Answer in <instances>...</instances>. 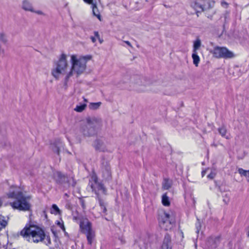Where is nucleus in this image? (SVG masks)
I'll return each instance as SVG.
<instances>
[{
    "mask_svg": "<svg viewBox=\"0 0 249 249\" xmlns=\"http://www.w3.org/2000/svg\"><path fill=\"white\" fill-rule=\"evenodd\" d=\"M8 198L14 199L10 203V206L14 209L22 211H29L31 207L30 201L31 196L25 195L21 189L17 186H11L7 194Z\"/></svg>",
    "mask_w": 249,
    "mask_h": 249,
    "instance_id": "obj_1",
    "label": "nucleus"
},
{
    "mask_svg": "<svg viewBox=\"0 0 249 249\" xmlns=\"http://www.w3.org/2000/svg\"><path fill=\"white\" fill-rule=\"evenodd\" d=\"M122 82L126 84V87L130 90H134L138 92L147 91L152 83L149 79L138 75L131 77L128 75L124 76Z\"/></svg>",
    "mask_w": 249,
    "mask_h": 249,
    "instance_id": "obj_2",
    "label": "nucleus"
},
{
    "mask_svg": "<svg viewBox=\"0 0 249 249\" xmlns=\"http://www.w3.org/2000/svg\"><path fill=\"white\" fill-rule=\"evenodd\" d=\"M91 58V55H87L84 56L72 54L71 56V71L69 74L70 77L75 75L78 77L84 72L87 67V63Z\"/></svg>",
    "mask_w": 249,
    "mask_h": 249,
    "instance_id": "obj_3",
    "label": "nucleus"
},
{
    "mask_svg": "<svg viewBox=\"0 0 249 249\" xmlns=\"http://www.w3.org/2000/svg\"><path fill=\"white\" fill-rule=\"evenodd\" d=\"M70 71L71 66L67 61V55L62 53L56 62L55 67L52 70V74L56 79H58L61 75H65V80L67 81L70 78Z\"/></svg>",
    "mask_w": 249,
    "mask_h": 249,
    "instance_id": "obj_4",
    "label": "nucleus"
},
{
    "mask_svg": "<svg viewBox=\"0 0 249 249\" xmlns=\"http://www.w3.org/2000/svg\"><path fill=\"white\" fill-rule=\"evenodd\" d=\"M20 235L29 242L38 243L46 239L44 231L35 226H26L20 231Z\"/></svg>",
    "mask_w": 249,
    "mask_h": 249,
    "instance_id": "obj_5",
    "label": "nucleus"
},
{
    "mask_svg": "<svg viewBox=\"0 0 249 249\" xmlns=\"http://www.w3.org/2000/svg\"><path fill=\"white\" fill-rule=\"evenodd\" d=\"M102 125L101 119L95 117H89L86 123L80 129V132L84 136L91 137L96 135Z\"/></svg>",
    "mask_w": 249,
    "mask_h": 249,
    "instance_id": "obj_6",
    "label": "nucleus"
},
{
    "mask_svg": "<svg viewBox=\"0 0 249 249\" xmlns=\"http://www.w3.org/2000/svg\"><path fill=\"white\" fill-rule=\"evenodd\" d=\"M80 228L81 231L86 234L88 242L91 245L95 237V232L91 228V224L89 220L85 217L80 219Z\"/></svg>",
    "mask_w": 249,
    "mask_h": 249,
    "instance_id": "obj_7",
    "label": "nucleus"
},
{
    "mask_svg": "<svg viewBox=\"0 0 249 249\" xmlns=\"http://www.w3.org/2000/svg\"><path fill=\"white\" fill-rule=\"evenodd\" d=\"M80 228L81 231L86 234L88 242L91 245L95 237V232L91 228V224L89 220L85 217L80 219Z\"/></svg>",
    "mask_w": 249,
    "mask_h": 249,
    "instance_id": "obj_8",
    "label": "nucleus"
},
{
    "mask_svg": "<svg viewBox=\"0 0 249 249\" xmlns=\"http://www.w3.org/2000/svg\"><path fill=\"white\" fill-rule=\"evenodd\" d=\"M211 52L213 53V56L217 58L228 59L233 58L236 56L233 52L229 50L227 48H213Z\"/></svg>",
    "mask_w": 249,
    "mask_h": 249,
    "instance_id": "obj_9",
    "label": "nucleus"
},
{
    "mask_svg": "<svg viewBox=\"0 0 249 249\" xmlns=\"http://www.w3.org/2000/svg\"><path fill=\"white\" fill-rule=\"evenodd\" d=\"M174 222V216L172 214L164 212L160 220V224L162 229L168 230L172 228Z\"/></svg>",
    "mask_w": 249,
    "mask_h": 249,
    "instance_id": "obj_10",
    "label": "nucleus"
},
{
    "mask_svg": "<svg viewBox=\"0 0 249 249\" xmlns=\"http://www.w3.org/2000/svg\"><path fill=\"white\" fill-rule=\"evenodd\" d=\"M174 222V216L172 214L164 212L160 220V224L162 229L168 230L172 228Z\"/></svg>",
    "mask_w": 249,
    "mask_h": 249,
    "instance_id": "obj_11",
    "label": "nucleus"
},
{
    "mask_svg": "<svg viewBox=\"0 0 249 249\" xmlns=\"http://www.w3.org/2000/svg\"><path fill=\"white\" fill-rule=\"evenodd\" d=\"M191 6L196 11L197 16H198L199 13L209 9L212 5L209 0H196L192 2Z\"/></svg>",
    "mask_w": 249,
    "mask_h": 249,
    "instance_id": "obj_12",
    "label": "nucleus"
},
{
    "mask_svg": "<svg viewBox=\"0 0 249 249\" xmlns=\"http://www.w3.org/2000/svg\"><path fill=\"white\" fill-rule=\"evenodd\" d=\"M92 191H94L96 195V198H100L99 196L100 194H106V189L104 186L100 183L98 182L96 178L94 179L93 183H91L90 185Z\"/></svg>",
    "mask_w": 249,
    "mask_h": 249,
    "instance_id": "obj_13",
    "label": "nucleus"
},
{
    "mask_svg": "<svg viewBox=\"0 0 249 249\" xmlns=\"http://www.w3.org/2000/svg\"><path fill=\"white\" fill-rule=\"evenodd\" d=\"M69 178L60 172H56L54 174V179L57 182L61 184L67 185Z\"/></svg>",
    "mask_w": 249,
    "mask_h": 249,
    "instance_id": "obj_14",
    "label": "nucleus"
},
{
    "mask_svg": "<svg viewBox=\"0 0 249 249\" xmlns=\"http://www.w3.org/2000/svg\"><path fill=\"white\" fill-rule=\"evenodd\" d=\"M171 237L166 234L164 238L161 249H171Z\"/></svg>",
    "mask_w": 249,
    "mask_h": 249,
    "instance_id": "obj_15",
    "label": "nucleus"
},
{
    "mask_svg": "<svg viewBox=\"0 0 249 249\" xmlns=\"http://www.w3.org/2000/svg\"><path fill=\"white\" fill-rule=\"evenodd\" d=\"M94 147L96 149V150H98L99 151H105L106 150V147L104 142L100 140H97L95 141L94 143Z\"/></svg>",
    "mask_w": 249,
    "mask_h": 249,
    "instance_id": "obj_16",
    "label": "nucleus"
},
{
    "mask_svg": "<svg viewBox=\"0 0 249 249\" xmlns=\"http://www.w3.org/2000/svg\"><path fill=\"white\" fill-rule=\"evenodd\" d=\"M199 48H194L193 53L192 55V58L193 59V63L197 67L200 61L199 57L198 55L197 51Z\"/></svg>",
    "mask_w": 249,
    "mask_h": 249,
    "instance_id": "obj_17",
    "label": "nucleus"
},
{
    "mask_svg": "<svg viewBox=\"0 0 249 249\" xmlns=\"http://www.w3.org/2000/svg\"><path fill=\"white\" fill-rule=\"evenodd\" d=\"M22 8L27 11H30L31 12L34 11L32 3L28 0H23Z\"/></svg>",
    "mask_w": 249,
    "mask_h": 249,
    "instance_id": "obj_18",
    "label": "nucleus"
},
{
    "mask_svg": "<svg viewBox=\"0 0 249 249\" xmlns=\"http://www.w3.org/2000/svg\"><path fill=\"white\" fill-rule=\"evenodd\" d=\"M63 147V143L59 141L55 143L52 144L51 148L54 152L59 154V152L61 148Z\"/></svg>",
    "mask_w": 249,
    "mask_h": 249,
    "instance_id": "obj_19",
    "label": "nucleus"
},
{
    "mask_svg": "<svg viewBox=\"0 0 249 249\" xmlns=\"http://www.w3.org/2000/svg\"><path fill=\"white\" fill-rule=\"evenodd\" d=\"M8 42L7 35L3 32L0 33V46L6 45Z\"/></svg>",
    "mask_w": 249,
    "mask_h": 249,
    "instance_id": "obj_20",
    "label": "nucleus"
},
{
    "mask_svg": "<svg viewBox=\"0 0 249 249\" xmlns=\"http://www.w3.org/2000/svg\"><path fill=\"white\" fill-rule=\"evenodd\" d=\"M219 134L222 137L225 138L227 139H229L231 138V136L229 134L227 133V131L226 127L222 126L219 127L218 129Z\"/></svg>",
    "mask_w": 249,
    "mask_h": 249,
    "instance_id": "obj_21",
    "label": "nucleus"
},
{
    "mask_svg": "<svg viewBox=\"0 0 249 249\" xmlns=\"http://www.w3.org/2000/svg\"><path fill=\"white\" fill-rule=\"evenodd\" d=\"M220 242V237L219 236H216L215 237H212L210 238L209 240V244H211V246L215 248L218 243Z\"/></svg>",
    "mask_w": 249,
    "mask_h": 249,
    "instance_id": "obj_22",
    "label": "nucleus"
},
{
    "mask_svg": "<svg viewBox=\"0 0 249 249\" xmlns=\"http://www.w3.org/2000/svg\"><path fill=\"white\" fill-rule=\"evenodd\" d=\"M51 213L55 215L60 214L61 212L56 204H53L51 209Z\"/></svg>",
    "mask_w": 249,
    "mask_h": 249,
    "instance_id": "obj_23",
    "label": "nucleus"
},
{
    "mask_svg": "<svg viewBox=\"0 0 249 249\" xmlns=\"http://www.w3.org/2000/svg\"><path fill=\"white\" fill-rule=\"evenodd\" d=\"M162 203L165 206H169L170 205V202L166 193L163 194L162 196Z\"/></svg>",
    "mask_w": 249,
    "mask_h": 249,
    "instance_id": "obj_24",
    "label": "nucleus"
},
{
    "mask_svg": "<svg viewBox=\"0 0 249 249\" xmlns=\"http://www.w3.org/2000/svg\"><path fill=\"white\" fill-rule=\"evenodd\" d=\"M7 224V221L5 217L2 215H0V231L4 228Z\"/></svg>",
    "mask_w": 249,
    "mask_h": 249,
    "instance_id": "obj_25",
    "label": "nucleus"
},
{
    "mask_svg": "<svg viewBox=\"0 0 249 249\" xmlns=\"http://www.w3.org/2000/svg\"><path fill=\"white\" fill-rule=\"evenodd\" d=\"M92 9L93 15L97 17L99 20H101V16L96 4H92Z\"/></svg>",
    "mask_w": 249,
    "mask_h": 249,
    "instance_id": "obj_26",
    "label": "nucleus"
},
{
    "mask_svg": "<svg viewBox=\"0 0 249 249\" xmlns=\"http://www.w3.org/2000/svg\"><path fill=\"white\" fill-rule=\"evenodd\" d=\"M102 103L101 102H97V103H90L89 105V108L90 109L96 110L100 107Z\"/></svg>",
    "mask_w": 249,
    "mask_h": 249,
    "instance_id": "obj_27",
    "label": "nucleus"
},
{
    "mask_svg": "<svg viewBox=\"0 0 249 249\" xmlns=\"http://www.w3.org/2000/svg\"><path fill=\"white\" fill-rule=\"evenodd\" d=\"M171 187V183L167 179H164L162 183V188L164 190H168Z\"/></svg>",
    "mask_w": 249,
    "mask_h": 249,
    "instance_id": "obj_28",
    "label": "nucleus"
},
{
    "mask_svg": "<svg viewBox=\"0 0 249 249\" xmlns=\"http://www.w3.org/2000/svg\"><path fill=\"white\" fill-rule=\"evenodd\" d=\"M86 107V104H82L79 106H77L76 107L74 108V110L76 111L77 112H82L85 109Z\"/></svg>",
    "mask_w": 249,
    "mask_h": 249,
    "instance_id": "obj_29",
    "label": "nucleus"
},
{
    "mask_svg": "<svg viewBox=\"0 0 249 249\" xmlns=\"http://www.w3.org/2000/svg\"><path fill=\"white\" fill-rule=\"evenodd\" d=\"M98 200L99 202V204L103 211V212L105 213L107 211V209L104 202L101 198H98Z\"/></svg>",
    "mask_w": 249,
    "mask_h": 249,
    "instance_id": "obj_30",
    "label": "nucleus"
},
{
    "mask_svg": "<svg viewBox=\"0 0 249 249\" xmlns=\"http://www.w3.org/2000/svg\"><path fill=\"white\" fill-rule=\"evenodd\" d=\"M76 184V181L74 180L73 177H70L69 180H68L67 185L68 186H71L72 187L75 186Z\"/></svg>",
    "mask_w": 249,
    "mask_h": 249,
    "instance_id": "obj_31",
    "label": "nucleus"
},
{
    "mask_svg": "<svg viewBox=\"0 0 249 249\" xmlns=\"http://www.w3.org/2000/svg\"><path fill=\"white\" fill-rule=\"evenodd\" d=\"M94 35H95V37H91V39L92 41V42H94L96 39V38L98 39L100 42V43H101V41L100 39V37H99V33L97 32H94Z\"/></svg>",
    "mask_w": 249,
    "mask_h": 249,
    "instance_id": "obj_32",
    "label": "nucleus"
},
{
    "mask_svg": "<svg viewBox=\"0 0 249 249\" xmlns=\"http://www.w3.org/2000/svg\"><path fill=\"white\" fill-rule=\"evenodd\" d=\"M201 45V41L199 39H196L194 42L193 47H200Z\"/></svg>",
    "mask_w": 249,
    "mask_h": 249,
    "instance_id": "obj_33",
    "label": "nucleus"
},
{
    "mask_svg": "<svg viewBox=\"0 0 249 249\" xmlns=\"http://www.w3.org/2000/svg\"><path fill=\"white\" fill-rule=\"evenodd\" d=\"M33 13H36L39 15L45 16V14L41 10H35L33 12Z\"/></svg>",
    "mask_w": 249,
    "mask_h": 249,
    "instance_id": "obj_34",
    "label": "nucleus"
},
{
    "mask_svg": "<svg viewBox=\"0 0 249 249\" xmlns=\"http://www.w3.org/2000/svg\"><path fill=\"white\" fill-rule=\"evenodd\" d=\"M80 201L82 207L83 208V209H85L86 208V205L84 200L83 199H80Z\"/></svg>",
    "mask_w": 249,
    "mask_h": 249,
    "instance_id": "obj_35",
    "label": "nucleus"
},
{
    "mask_svg": "<svg viewBox=\"0 0 249 249\" xmlns=\"http://www.w3.org/2000/svg\"><path fill=\"white\" fill-rule=\"evenodd\" d=\"M83 1L87 4H91V6H92V4H94L93 2V0H83Z\"/></svg>",
    "mask_w": 249,
    "mask_h": 249,
    "instance_id": "obj_36",
    "label": "nucleus"
},
{
    "mask_svg": "<svg viewBox=\"0 0 249 249\" xmlns=\"http://www.w3.org/2000/svg\"><path fill=\"white\" fill-rule=\"evenodd\" d=\"M57 225H58L64 231L65 230V228L63 224H62L60 222H58Z\"/></svg>",
    "mask_w": 249,
    "mask_h": 249,
    "instance_id": "obj_37",
    "label": "nucleus"
},
{
    "mask_svg": "<svg viewBox=\"0 0 249 249\" xmlns=\"http://www.w3.org/2000/svg\"><path fill=\"white\" fill-rule=\"evenodd\" d=\"M214 176H215L214 173H211L210 174H209L208 175V178H210L211 179H213V178H214Z\"/></svg>",
    "mask_w": 249,
    "mask_h": 249,
    "instance_id": "obj_38",
    "label": "nucleus"
},
{
    "mask_svg": "<svg viewBox=\"0 0 249 249\" xmlns=\"http://www.w3.org/2000/svg\"><path fill=\"white\" fill-rule=\"evenodd\" d=\"M196 230H197L196 232L198 233L200 228V226L199 223L196 224Z\"/></svg>",
    "mask_w": 249,
    "mask_h": 249,
    "instance_id": "obj_39",
    "label": "nucleus"
},
{
    "mask_svg": "<svg viewBox=\"0 0 249 249\" xmlns=\"http://www.w3.org/2000/svg\"><path fill=\"white\" fill-rule=\"evenodd\" d=\"M221 5L223 7H227L228 6V3L226 2L223 1L221 2Z\"/></svg>",
    "mask_w": 249,
    "mask_h": 249,
    "instance_id": "obj_40",
    "label": "nucleus"
},
{
    "mask_svg": "<svg viewBox=\"0 0 249 249\" xmlns=\"http://www.w3.org/2000/svg\"><path fill=\"white\" fill-rule=\"evenodd\" d=\"M3 55V50L2 49V48H0V57L2 56Z\"/></svg>",
    "mask_w": 249,
    "mask_h": 249,
    "instance_id": "obj_41",
    "label": "nucleus"
},
{
    "mask_svg": "<svg viewBox=\"0 0 249 249\" xmlns=\"http://www.w3.org/2000/svg\"><path fill=\"white\" fill-rule=\"evenodd\" d=\"M47 240H48V243H46L47 245L48 244H50L51 243V240L50 237L48 236H47Z\"/></svg>",
    "mask_w": 249,
    "mask_h": 249,
    "instance_id": "obj_42",
    "label": "nucleus"
},
{
    "mask_svg": "<svg viewBox=\"0 0 249 249\" xmlns=\"http://www.w3.org/2000/svg\"><path fill=\"white\" fill-rule=\"evenodd\" d=\"M205 173H206V171H203L202 172V177H203L205 175Z\"/></svg>",
    "mask_w": 249,
    "mask_h": 249,
    "instance_id": "obj_43",
    "label": "nucleus"
},
{
    "mask_svg": "<svg viewBox=\"0 0 249 249\" xmlns=\"http://www.w3.org/2000/svg\"><path fill=\"white\" fill-rule=\"evenodd\" d=\"M125 42L127 44V45L131 46L130 43L129 41H125Z\"/></svg>",
    "mask_w": 249,
    "mask_h": 249,
    "instance_id": "obj_44",
    "label": "nucleus"
},
{
    "mask_svg": "<svg viewBox=\"0 0 249 249\" xmlns=\"http://www.w3.org/2000/svg\"><path fill=\"white\" fill-rule=\"evenodd\" d=\"M107 176L109 177L110 176V173L108 171H107Z\"/></svg>",
    "mask_w": 249,
    "mask_h": 249,
    "instance_id": "obj_45",
    "label": "nucleus"
},
{
    "mask_svg": "<svg viewBox=\"0 0 249 249\" xmlns=\"http://www.w3.org/2000/svg\"><path fill=\"white\" fill-rule=\"evenodd\" d=\"M3 249H7V248H6L5 247V246H3Z\"/></svg>",
    "mask_w": 249,
    "mask_h": 249,
    "instance_id": "obj_46",
    "label": "nucleus"
},
{
    "mask_svg": "<svg viewBox=\"0 0 249 249\" xmlns=\"http://www.w3.org/2000/svg\"><path fill=\"white\" fill-rule=\"evenodd\" d=\"M248 177H249V173H248Z\"/></svg>",
    "mask_w": 249,
    "mask_h": 249,
    "instance_id": "obj_47",
    "label": "nucleus"
},
{
    "mask_svg": "<svg viewBox=\"0 0 249 249\" xmlns=\"http://www.w3.org/2000/svg\"><path fill=\"white\" fill-rule=\"evenodd\" d=\"M1 202H0V206H1Z\"/></svg>",
    "mask_w": 249,
    "mask_h": 249,
    "instance_id": "obj_48",
    "label": "nucleus"
},
{
    "mask_svg": "<svg viewBox=\"0 0 249 249\" xmlns=\"http://www.w3.org/2000/svg\"><path fill=\"white\" fill-rule=\"evenodd\" d=\"M0 249H3V248H0Z\"/></svg>",
    "mask_w": 249,
    "mask_h": 249,
    "instance_id": "obj_49",
    "label": "nucleus"
}]
</instances>
